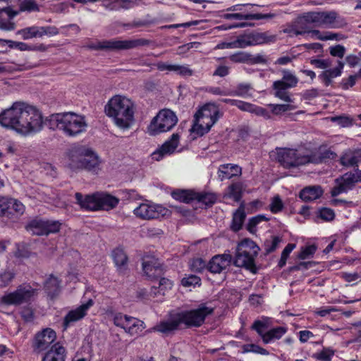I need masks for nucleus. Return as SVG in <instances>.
<instances>
[{"mask_svg": "<svg viewBox=\"0 0 361 361\" xmlns=\"http://www.w3.org/2000/svg\"><path fill=\"white\" fill-rule=\"evenodd\" d=\"M0 125L18 134L27 135L41 130L43 118L41 112L35 106L16 102L10 108L0 113Z\"/></svg>", "mask_w": 361, "mask_h": 361, "instance_id": "1", "label": "nucleus"}, {"mask_svg": "<svg viewBox=\"0 0 361 361\" xmlns=\"http://www.w3.org/2000/svg\"><path fill=\"white\" fill-rule=\"evenodd\" d=\"M214 308L207 306L206 303H201L196 308L185 310L170 314L168 320L161 321L154 328V331L164 334H169L182 329L199 328L206 321L207 317L212 315Z\"/></svg>", "mask_w": 361, "mask_h": 361, "instance_id": "2", "label": "nucleus"}, {"mask_svg": "<svg viewBox=\"0 0 361 361\" xmlns=\"http://www.w3.org/2000/svg\"><path fill=\"white\" fill-rule=\"evenodd\" d=\"M68 167L73 170H85L94 174L100 171L102 160L92 148L82 145L71 147L68 152Z\"/></svg>", "mask_w": 361, "mask_h": 361, "instance_id": "3", "label": "nucleus"}, {"mask_svg": "<svg viewBox=\"0 0 361 361\" xmlns=\"http://www.w3.org/2000/svg\"><path fill=\"white\" fill-rule=\"evenodd\" d=\"M50 129L62 130L66 136L75 137L85 131L87 123L85 118L71 112L54 114L45 121Z\"/></svg>", "mask_w": 361, "mask_h": 361, "instance_id": "4", "label": "nucleus"}, {"mask_svg": "<svg viewBox=\"0 0 361 361\" xmlns=\"http://www.w3.org/2000/svg\"><path fill=\"white\" fill-rule=\"evenodd\" d=\"M105 112L114 119L116 125L121 128H128L134 119L133 103L121 95L114 96L105 106Z\"/></svg>", "mask_w": 361, "mask_h": 361, "instance_id": "5", "label": "nucleus"}, {"mask_svg": "<svg viewBox=\"0 0 361 361\" xmlns=\"http://www.w3.org/2000/svg\"><path fill=\"white\" fill-rule=\"evenodd\" d=\"M75 199L80 209L87 212L109 211L116 208L120 202L119 198L107 192H95L85 196L76 192Z\"/></svg>", "mask_w": 361, "mask_h": 361, "instance_id": "6", "label": "nucleus"}, {"mask_svg": "<svg viewBox=\"0 0 361 361\" xmlns=\"http://www.w3.org/2000/svg\"><path fill=\"white\" fill-rule=\"evenodd\" d=\"M150 43L149 39L139 38L135 39H109L99 41L90 45V48L94 50L120 51L131 49L139 47L147 46Z\"/></svg>", "mask_w": 361, "mask_h": 361, "instance_id": "7", "label": "nucleus"}, {"mask_svg": "<svg viewBox=\"0 0 361 361\" xmlns=\"http://www.w3.org/2000/svg\"><path fill=\"white\" fill-rule=\"evenodd\" d=\"M177 122L178 118L176 114L170 109H164L152 118L148 126V130L151 135H156L170 131Z\"/></svg>", "mask_w": 361, "mask_h": 361, "instance_id": "8", "label": "nucleus"}, {"mask_svg": "<svg viewBox=\"0 0 361 361\" xmlns=\"http://www.w3.org/2000/svg\"><path fill=\"white\" fill-rule=\"evenodd\" d=\"M278 162L286 169L298 168L310 164L308 154H302L295 149L281 148L277 152Z\"/></svg>", "mask_w": 361, "mask_h": 361, "instance_id": "9", "label": "nucleus"}, {"mask_svg": "<svg viewBox=\"0 0 361 361\" xmlns=\"http://www.w3.org/2000/svg\"><path fill=\"white\" fill-rule=\"evenodd\" d=\"M35 294V290L30 285L22 284L12 292L6 293L0 298V304L6 306H19L29 302Z\"/></svg>", "mask_w": 361, "mask_h": 361, "instance_id": "10", "label": "nucleus"}, {"mask_svg": "<svg viewBox=\"0 0 361 361\" xmlns=\"http://www.w3.org/2000/svg\"><path fill=\"white\" fill-rule=\"evenodd\" d=\"M62 224L59 221L49 220L36 217L30 220L25 226L27 231L37 235H48L58 233Z\"/></svg>", "mask_w": 361, "mask_h": 361, "instance_id": "11", "label": "nucleus"}, {"mask_svg": "<svg viewBox=\"0 0 361 361\" xmlns=\"http://www.w3.org/2000/svg\"><path fill=\"white\" fill-rule=\"evenodd\" d=\"M306 23L313 24L318 27H337L335 25L338 13L335 11H310L302 16Z\"/></svg>", "mask_w": 361, "mask_h": 361, "instance_id": "12", "label": "nucleus"}, {"mask_svg": "<svg viewBox=\"0 0 361 361\" xmlns=\"http://www.w3.org/2000/svg\"><path fill=\"white\" fill-rule=\"evenodd\" d=\"M24 204L18 200L0 196V216L11 222L17 221L25 212Z\"/></svg>", "mask_w": 361, "mask_h": 361, "instance_id": "13", "label": "nucleus"}, {"mask_svg": "<svg viewBox=\"0 0 361 361\" xmlns=\"http://www.w3.org/2000/svg\"><path fill=\"white\" fill-rule=\"evenodd\" d=\"M114 324L115 326L123 329L130 336L140 334L145 328V324L142 321L122 313L115 314Z\"/></svg>", "mask_w": 361, "mask_h": 361, "instance_id": "14", "label": "nucleus"}, {"mask_svg": "<svg viewBox=\"0 0 361 361\" xmlns=\"http://www.w3.org/2000/svg\"><path fill=\"white\" fill-rule=\"evenodd\" d=\"M133 212L135 215L140 219H153L164 216L168 210L159 204L142 203L137 207Z\"/></svg>", "mask_w": 361, "mask_h": 361, "instance_id": "15", "label": "nucleus"}, {"mask_svg": "<svg viewBox=\"0 0 361 361\" xmlns=\"http://www.w3.org/2000/svg\"><path fill=\"white\" fill-rule=\"evenodd\" d=\"M56 334L51 328H46L36 334L32 343L34 352L39 353L47 350L55 341Z\"/></svg>", "mask_w": 361, "mask_h": 361, "instance_id": "16", "label": "nucleus"}, {"mask_svg": "<svg viewBox=\"0 0 361 361\" xmlns=\"http://www.w3.org/2000/svg\"><path fill=\"white\" fill-rule=\"evenodd\" d=\"M94 301L89 299L85 303H83L74 310H70L64 317L62 322V326L66 330L71 323L76 322L83 319L87 314L90 308L93 306Z\"/></svg>", "mask_w": 361, "mask_h": 361, "instance_id": "17", "label": "nucleus"}, {"mask_svg": "<svg viewBox=\"0 0 361 361\" xmlns=\"http://www.w3.org/2000/svg\"><path fill=\"white\" fill-rule=\"evenodd\" d=\"M221 116L219 108L210 103L202 106L195 114L196 121H206L212 125H214Z\"/></svg>", "mask_w": 361, "mask_h": 361, "instance_id": "18", "label": "nucleus"}, {"mask_svg": "<svg viewBox=\"0 0 361 361\" xmlns=\"http://www.w3.org/2000/svg\"><path fill=\"white\" fill-rule=\"evenodd\" d=\"M267 36L262 32H250L239 35L234 44L235 48H245L250 46L262 44L267 42Z\"/></svg>", "mask_w": 361, "mask_h": 361, "instance_id": "19", "label": "nucleus"}, {"mask_svg": "<svg viewBox=\"0 0 361 361\" xmlns=\"http://www.w3.org/2000/svg\"><path fill=\"white\" fill-rule=\"evenodd\" d=\"M179 139L180 135L178 133H173L169 140H166L158 149L152 153V159L159 161H161L166 154H173L178 146Z\"/></svg>", "mask_w": 361, "mask_h": 361, "instance_id": "20", "label": "nucleus"}, {"mask_svg": "<svg viewBox=\"0 0 361 361\" xmlns=\"http://www.w3.org/2000/svg\"><path fill=\"white\" fill-rule=\"evenodd\" d=\"M228 59L235 63H246L248 65L267 64V59L262 54L252 55L245 51H237L228 56Z\"/></svg>", "mask_w": 361, "mask_h": 361, "instance_id": "21", "label": "nucleus"}, {"mask_svg": "<svg viewBox=\"0 0 361 361\" xmlns=\"http://www.w3.org/2000/svg\"><path fill=\"white\" fill-rule=\"evenodd\" d=\"M154 66L159 71L174 72L176 75L182 78H188L193 75L194 71L191 69L188 64H170L167 62L158 61L154 64Z\"/></svg>", "mask_w": 361, "mask_h": 361, "instance_id": "22", "label": "nucleus"}, {"mask_svg": "<svg viewBox=\"0 0 361 361\" xmlns=\"http://www.w3.org/2000/svg\"><path fill=\"white\" fill-rule=\"evenodd\" d=\"M356 183L353 176L350 173H345L344 175L336 179V185L331 189V195L332 197H336L341 193L347 192L352 190Z\"/></svg>", "mask_w": 361, "mask_h": 361, "instance_id": "23", "label": "nucleus"}, {"mask_svg": "<svg viewBox=\"0 0 361 361\" xmlns=\"http://www.w3.org/2000/svg\"><path fill=\"white\" fill-rule=\"evenodd\" d=\"M257 255L249 254L245 251L235 252L234 264L236 267H243L253 274H256L257 269L255 264V258Z\"/></svg>", "mask_w": 361, "mask_h": 361, "instance_id": "24", "label": "nucleus"}, {"mask_svg": "<svg viewBox=\"0 0 361 361\" xmlns=\"http://www.w3.org/2000/svg\"><path fill=\"white\" fill-rule=\"evenodd\" d=\"M67 350L64 346L57 342L44 353L41 361H65Z\"/></svg>", "mask_w": 361, "mask_h": 361, "instance_id": "25", "label": "nucleus"}, {"mask_svg": "<svg viewBox=\"0 0 361 361\" xmlns=\"http://www.w3.org/2000/svg\"><path fill=\"white\" fill-rule=\"evenodd\" d=\"M111 257L116 267V271L121 275H124L128 270V257L121 247H117L112 250Z\"/></svg>", "mask_w": 361, "mask_h": 361, "instance_id": "26", "label": "nucleus"}, {"mask_svg": "<svg viewBox=\"0 0 361 361\" xmlns=\"http://www.w3.org/2000/svg\"><path fill=\"white\" fill-rule=\"evenodd\" d=\"M324 194L321 185H314L303 188L299 192L298 197L305 202H310L319 199Z\"/></svg>", "mask_w": 361, "mask_h": 361, "instance_id": "27", "label": "nucleus"}, {"mask_svg": "<svg viewBox=\"0 0 361 361\" xmlns=\"http://www.w3.org/2000/svg\"><path fill=\"white\" fill-rule=\"evenodd\" d=\"M18 11H15L11 7L0 8V30L10 31L15 29V23L11 22Z\"/></svg>", "mask_w": 361, "mask_h": 361, "instance_id": "28", "label": "nucleus"}, {"mask_svg": "<svg viewBox=\"0 0 361 361\" xmlns=\"http://www.w3.org/2000/svg\"><path fill=\"white\" fill-rule=\"evenodd\" d=\"M308 33L310 35L312 38L319 39L322 41H327V40H340L339 37L340 35L338 33H334L329 31L326 32H320L319 30H306L303 27L301 29H297L295 30V34L296 35H302L303 34Z\"/></svg>", "mask_w": 361, "mask_h": 361, "instance_id": "29", "label": "nucleus"}, {"mask_svg": "<svg viewBox=\"0 0 361 361\" xmlns=\"http://www.w3.org/2000/svg\"><path fill=\"white\" fill-rule=\"evenodd\" d=\"M142 270L145 274L151 280L160 279L164 274L162 265L157 261L143 262Z\"/></svg>", "mask_w": 361, "mask_h": 361, "instance_id": "30", "label": "nucleus"}, {"mask_svg": "<svg viewBox=\"0 0 361 361\" xmlns=\"http://www.w3.org/2000/svg\"><path fill=\"white\" fill-rule=\"evenodd\" d=\"M241 173L242 169L237 164H221L218 170V176L221 180L231 179L234 176H240Z\"/></svg>", "mask_w": 361, "mask_h": 361, "instance_id": "31", "label": "nucleus"}, {"mask_svg": "<svg viewBox=\"0 0 361 361\" xmlns=\"http://www.w3.org/2000/svg\"><path fill=\"white\" fill-rule=\"evenodd\" d=\"M337 157V154L330 149L320 151L318 154L312 153L308 154V157L310 160V164L312 163L315 164L326 163L330 160H335Z\"/></svg>", "mask_w": 361, "mask_h": 361, "instance_id": "32", "label": "nucleus"}, {"mask_svg": "<svg viewBox=\"0 0 361 361\" xmlns=\"http://www.w3.org/2000/svg\"><path fill=\"white\" fill-rule=\"evenodd\" d=\"M283 77L281 80H276V86L281 89H290L297 86L298 83V78L290 71L282 70Z\"/></svg>", "mask_w": 361, "mask_h": 361, "instance_id": "33", "label": "nucleus"}, {"mask_svg": "<svg viewBox=\"0 0 361 361\" xmlns=\"http://www.w3.org/2000/svg\"><path fill=\"white\" fill-rule=\"evenodd\" d=\"M228 265L227 257L225 255H216L213 257L207 264V269L213 274H219Z\"/></svg>", "mask_w": 361, "mask_h": 361, "instance_id": "34", "label": "nucleus"}, {"mask_svg": "<svg viewBox=\"0 0 361 361\" xmlns=\"http://www.w3.org/2000/svg\"><path fill=\"white\" fill-rule=\"evenodd\" d=\"M288 331L286 326H279L271 328L262 336V341L265 344L271 343L274 340H279Z\"/></svg>", "mask_w": 361, "mask_h": 361, "instance_id": "35", "label": "nucleus"}, {"mask_svg": "<svg viewBox=\"0 0 361 361\" xmlns=\"http://www.w3.org/2000/svg\"><path fill=\"white\" fill-rule=\"evenodd\" d=\"M171 197L180 202L190 204L195 200V192L192 190L176 189L172 191Z\"/></svg>", "mask_w": 361, "mask_h": 361, "instance_id": "36", "label": "nucleus"}, {"mask_svg": "<svg viewBox=\"0 0 361 361\" xmlns=\"http://www.w3.org/2000/svg\"><path fill=\"white\" fill-rule=\"evenodd\" d=\"M246 218V214L243 206H240L233 214L231 229L233 232H238L242 229Z\"/></svg>", "mask_w": 361, "mask_h": 361, "instance_id": "37", "label": "nucleus"}, {"mask_svg": "<svg viewBox=\"0 0 361 361\" xmlns=\"http://www.w3.org/2000/svg\"><path fill=\"white\" fill-rule=\"evenodd\" d=\"M271 17V14L233 13L224 14V18L231 20H262Z\"/></svg>", "mask_w": 361, "mask_h": 361, "instance_id": "38", "label": "nucleus"}, {"mask_svg": "<svg viewBox=\"0 0 361 361\" xmlns=\"http://www.w3.org/2000/svg\"><path fill=\"white\" fill-rule=\"evenodd\" d=\"M60 283L61 281L58 278L54 277L53 275H50V276L46 280L44 288L45 292L51 298H54L59 295L60 292Z\"/></svg>", "mask_w": 361, "mask_h": 361, "instance_id": "39", "label": "nucleus"}, {"mask_svg": "<svg viewBox=\"0 0 361 361\" xmlns=\"http://www.w3.org/2000/svg\"><path fill=\"white\" fill-rule=\"evenodd\" d=\"M9 49H15L19 51H44L46 47L43 44L39 45L28 44L23 42H17L10 39Z\"/></svg>", "mask_w": 361, "mask_h": 361, "instance_id": "40", "label": "nucleus"}, {"mask_svg": "<svg viewBox=\"0 0 361 361\" xmlns=\"http://www.w3.org/2000/svg\"><path fill=\"white\" fill-rule=\"evenodd\" d=\"M259 247L251 239L245 238L238 243L236 251L249 252V254L257 255Z\"/></svg>", "mask_w": 361, "mask_h": 361, "instance_id": "41", "label": "nucleus"}, {"mask_svg": "<svg viewBox=\"0 0 361 361\" xmlns=\"http://www.w3.org/2000/svg\"><path fill=\"white\" fill-rule=\"evenodd\" d=\"M214 125L206 122V121H196L194 116V123L190 129L191 133H195L198 137H202L207 134Z\"/></svg>", "mask_w": 361, "mask_h": 361, "instance_id": "42", "label": "nucleus"}, {"mask_svg": "<svg viewBox=\"0 0 361 361\" xmlns=\"http://www.w3.org/2000/svg\"><path fill=\"white\" fill-rule=\"evenodd\" d=\"M216 200L217 197L215 193L207 192H195V200L200 203L204 204L207 207H212L213 204H214L216 202Z\"/></svg>", "mask_w": 361, "mask_h": 361, "instance_id": "43", "label": "nucleus"}, {"mask_svg": "<svg viewBox=\"0 0 361 361\" xmlns=\"http://www.w3.org/2000/svg\"><path fill=\"white\" fill-rule=\"evenodd\" d=\"M252 86L249 83L241 82L236 85L235 90H231V97L247 98L252 96Z\"/></svg>", "mask_w": 361, "mask_h": 361, "instance_id": "44", "label": "nucleus"}, {"mask_svg": "<svg viewBox=\"0 0 361 361\" xmlns=\"http://www.w3.org/2000/svg\"><path fill=\"white\" fill-rule=\"evenodd\" d=\"M226 57H218L216 59V61L219 62V65L216 66L214 71L213 76L224 78L230 74L231 67L226 65Z\"/></svg>", "mask_w": 361, "mask_h": 361, "instance_id": "45", "label": "nucleus"}, {"mask_svg": "<svg viewBox=\"0 0 361 361\" xmlns=\"http://www.w3.org/2000/svg\"><path fill=\"white\" fill-rule=\"evenodd\" d=\"M221 102L231 106H236L243 111L252 113L254 104L250 102L234 99H223Z\"/></svg>", "mask_w": 361, "mask_h": 361, "instance_id": "46", "label": "nucleus"}, {"mask_svg": "<svg viewBox=\"0 0 361 361\" xmlns=\"http://www.w3.org/2000/svg\"><path fill=\"white\" fill-rule=\"evenodd\" d=\"M16 34L24 40L40 37L39 26H30L20 29L17 31Z\"/></svg>", "mask_w": 361, "mask_h": 361, "instance_id": "47", "label": "nucleus"}, {"mask_svg": "<svg viewBox=\"0 0 361 361\" xmlns=\"http://www.w3.org/2000/svg\"><path fill=\"white\" fill-rule=\"evenodd\" d=\"M228 196L235 202H239L243 196V183L235 182L228 187Z\"/></svg>", "mask_w": 361, "mask_h": 361, "instance_id": "48", "label": "nucleus"}, {"mask_svg": "<svg viewBox=\"0 0 361 361\" xmlns=\"http://www.w3.org/2000/svg\"><path fill=\"white\" fill-rule=\"evenodd\" d=\"M269 318L262 317V319H256L251 326V329L255 331L257 334L262 338L265 334V330L269 327Z\"/></svg>", "mask_w": 361, "mask_h": 361, "instance_id": "49", "label": "nucleus"}, {"mask_svg": "<svg viewBox=\"0 0 361 361\" xmlns=\"http://www.w3.org/2000/svg\"><path fill=\"white\" fill-rule=\"evenodd\" d=\"M359 158L355 156L352 152H346L340 158V164L343 166H357Z\"/></svg>", "mask_w": 361, "mask_h": 361, "instance_id": "50", "label": "nucleus"}, {"mask_svg": "<svg viewBox=\"0 0 361 361\" xmlns=\"http://www.w3.org/2000/svg\"><path fill=\"white\" fill-rule=\"evenodd\" d=\"M335 216L334 209L329 207H321L316 212V217L326 222L332 221Z\"/></svg>", "mask_w": 361, "mask_h": 361, "instance_id": "51", "label": "nucleus"}, {"mask_svg": "<svg viewBox=\"0 0 361 361\" xmlns=\"http://www.w3.org/2000/svg\"><path fill=\"white\" fill-rule=\"evenodd\" d=\"M269 219L264 214H259L250 218L247 224L246 229L250 233H255L257 226L262 221H268Z\"/></svg>", "mask_w": 361, "mask_h": 361, "instance_id": "52", "label": "nucleus"}, {"mask_svg": "<svg viewBox=\"0 0 361 361\" xmlns=\"http://www.w3.org/2000/svg\"><path fill=\"white\" fill-rule=\"evenodd\" d=\"M172 286H173L172 281L161 276L159 279L158 291L157 292L155 291L157 289V288L155 286H153L152 288V291L154 292V294L159 293V294L164 295L165 292L168 290L171 289Z\"/></svg>", "mask_w": 361, "mask_h": 361, "instance_id": "53", "label": "nucleus"}, {"mask_svg": "<svg viewBox=\"0 0 361 361\" xmlns=\"http://www.w3.org/2000/svg\"><path fill=\"white\" fill-rule=\"evenodd\" d=\"M281 242V238L277 235L271 236V240H266L264 243V249L266 254L274 252Z\"/></svg>", "mask_w": 361, "mask_h": 361, "instance_id": "54", "label": "nucleus"}, {"mask_svg": "<svg viewBox=\"0 0 361 361\" xmlns=\"http://www.w3.org/2000/svg\"><path fill=\"white\" fill-rule=\"evenodd\" d=\"M267 106L270 109V113L276 116L281 115L283 113L294 109L293 106L289 104H269Z\"/></svg>", "mask_w": 361, "mask_h": 361, "instance_id": "55", "label": "nucleus"}, {"mask_svg": "<svg viewBox=\"0 0 361 361\" xmlns=\"http://www.w3.org/2000/svg\"><path fill=\"white\" fill-rule=\"evenodd\" d=\"M242 350L243 353H253L262 355H268L269 354L267 350L255 343L245 344L243 345Z\"/></svg>", "mask_w": 361, "mask_h": 361, "instance_id": "56", "label": "nucleus"}, {"mask_svg": "<svg viewBox=\"0 0 361 361\" xmlns=\"http://www.w3.org/2000/svg\"><path fill=\"white\" fill-rule=\"evenodd\" d=\"M39 11V7L35 0H23L20 2L19 6L20 12H36Z\"/></svg>", "mask_w": 361, "mask_h": 361, "instance_id": "57", "label": "nucleus"}, {"mask_svg": "<svg viewBox=\"0 0 361 361\" xmlns=\"http://www.w3.org/2000/svg\"><path fill=\"white\" fill-rule=\"evenodd\" d=\"M317 247L314 244L302 247L297 257L299 259L302 260L308 259L314 255V254L317 251Z\"/></svg>", "mask_w": 361, "mask_h": 361, "instance_id": "58", "label": "nucleus"}, {"mask_svg": "<svg viewBox=\"0 0 361 361\" xmlns=\"http://www.w3.org/2000/svg\"><path fill=\"white\" fill-rule=\"evenodd\" d=\"M181 285L184 287H195L201 286V279L194 274L183 277L181 280Z\"/></svg>", "mask_w": 361, "mask_h": 361, "instance_id": "59", "label": "nucleus"}, {"mask_svg": "<svg viewBox=\"0 0 361 361\" xmlns=\"http://www.w3.org/2000/svg\"><path fill=\"white\" fill-rule=\"evenodd\" d=\"M335 354V350L330 348H324L319 353H316L314 357L320 361H331Z\"/></svg>", "mask_w": 361, "mask_h": 361, "instance_id": "60", "label": "nucleus"}, {"mask_svg": "<svg viewBox=\"0 0 361 361\" xmlns=\"http://www.w3.org/2000/svg\"><path fill=\"white\" fill-rule=\"evenodd\" d=\"M272 87L274 92V96L286 102H291L292 99L286 91L288 89H281L280 87L276 86V81L274 82Z\"/></svg>", "mask_w": 361, "mask_h": 361, "instance_id": "61", "label": "nucleus"}, {"mask_svg": "<svg viewBox=\"0 0 361 361\" xmlns=\"http://www.w3.org/2000/svg\"><path fill=\"white\" fill-rule=\"evenodd\" d=\"M283 207L284 205L281 197L277 195L272 198L269 204V209L271 213L277 214L283 210Z\"/></svg>", "mask_w": 361, "mask_h": 361, "instance_id": "62", "label": "nucleus"}, {"mask_svg": "<svg viewBox=\"0 0 361 361\" xmlns=\"http://www.w3.org/2000/svg\"><path fill=\"white\" fill-rule=\"evenodd\" d=\"M331 120L343 128L349 127L353 125V119L350 116L345 115L333 116Z\"/></svg>", "mask_w": 361, "mask_h": 361, "instance_id": "63", "label": "nucleus"}, {"mask_svg": "<svg viewBox=\"0 0 361 361\" xmlns=\"http://www.w3.org/2000/svg\"><path fill=\"white\" fill-rule=\"evenodd\" d=\"M15 274L11 271H4L0 273V286L6 287L13 281Z\"/></svg>", "mask_w": 361, "mask_h": 361, "instance_id": "64", "label": "nucleus"}]
</instances>
